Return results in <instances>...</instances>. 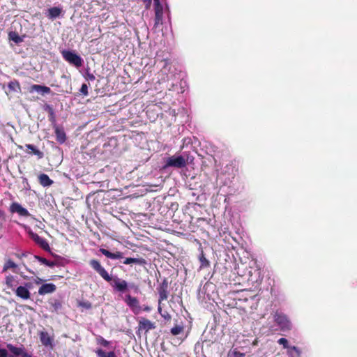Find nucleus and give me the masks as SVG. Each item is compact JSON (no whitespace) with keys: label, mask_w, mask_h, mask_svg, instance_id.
<instances>
[{"label":"nucleus","mask_w":357,"mask_h":357,"mask_svg":"<svg viewBox=\"0 0 357 357\" xmlns=\"http://www.w3.org/2000/svg\"><path fill=\"white\" fill-rule=\"evenodd\" d=\"M167 285L165 284H162V285L159 289V303L162 301H165L168 297V291L167 290Z\"/></svg>","instance_id":"17"},{"label":"nucleus","mask_w":357,"mask_h":357,"mask_svg":"<svg viewBox=\"0 0 357 357\" xmlns=\"http://www.w3.org/2000/svg\"><path fill=\"white\" fill-rule=\"evenodd\" d=\"M126 302L130 307L133 309L139 307L138 300L136 298L131 296L130 295H127L126 296Z\"/></svg>","instance_id":"16"},{"label":"nucleus","mask_w":357,"mask_h":357,"mask_svg":"<svg viewBox=\"0 0 357 357\" xmlns=\"http://www.w3.org/2000/svg\"><path fill=\"white\" fill-rule=\"evenodd\" d=\"M40 340L43 345L46 347H50L51 349L54 347V337L46 331H40L39 333Z\"/></svg>","instance_id":"7"},{"label":"nucleus","mask_w":357,"mask_h":357,"mask_svg":"<svg viewBox=\"0 0 357 357\" xmlns=\"http://www.w3.org/2000/svg\"><path fill=\"white\" fill-rule=\"evenodd\" d=\"M6 349H0V357H18L22 354V348L7 344Z\"/></svg>","instance_id":"4"},{"label":"nucleus","mask_w":357,"mask_h":357,"mask_svg":"<svg viewBox=\"0 0 357 357\" xmlns=\"http://www.w3.org/2000/svg\"><path fill=\"white\" fill-rule=\"evenodd\" d=\"M87 77H88V78H89L90 80H94V79H95V76H94L93 74L88 73V74H87Z\"/></svg>","instance_id":"37"},{"label":"nucleus","mask_w":357,"mask_h":357,"mask_svg":"<svg viewBox=\"0 0 357 357\" xmlns=\"http://www.w3.org/2000/svg\"><path fill=\"white\" fill-rule=\"evenodd\" d=\"M32 288V284L31 282L24 284V300L27 299L30 296L29 289Z\"/></svg>","instance_id":"27"},{"label":"nucleus","mask_w":357,"mask_h":357,"mask_svg":"<svg viewBox=\"0 0 357 357\" xmlns=\"http://www.w3.org/2000/svg\"><path fill=\"white\" fill-rule=\"evenodd\" d=\"M50 304L51 307H52L53 310H54L56 312L61 310V307H62V304H61V301H59L57 299H53V300L50 301Z\"/></svg>","instance_id":"23"},{"label":"nucleus","mask_w":357,"mask_h":357,"mask_svg":"<svg viewBox=\"0 0 357 357\" xmlns=\"http://www.w3.org/2000/svg\"><path fill=\"white\" fill-rule=\"evenodd\" d=\"M61 10L58 7H53L47 10V17L51 19H54L59 16L61 14Z\"/></svg>","instance_id":"19"},{"label":"nucleus","mask_w":357,"mask_h":357,"mask_svg":"<svg viewBox=\"0 0 357 357\" xmlns=\"http://www.w3.org/2000/svg\"><path fill=\"white\" fill-rule=\"evenodd\" d=\"M155 13L158 11L159 13H163V7L160 3V0H155L154 2Z\"/></svg>","instance_id":"30"},{"label":"nucleus","mask_w":357,"mask_h":357,"mask_svg":"<svg viewBox=\"0 0 357 357\" xmlns=\"http://www.w3.org/2000/svg\"><path fill=\"white\" fill-rule=\"evenodd\" d=\"M278 342L282 345L284 347V348L285 349H288L289 351L288 352L292 355V353L293 351L296 353L297 357H300L301 356V350L295 347V346H292V347H289V342L288 340L286 339V338H284V337H281L278 340Z\"/></svg>","instance_id":"9"},{"label":"nucleus","mask_w":357,"mask_h":357,"mask_svg":"<svg viewBox=\"0 0 357 357\" xmlns=\"http://www.w3.org/2000/svg\"><path fill=\"white\" fill-rule=\"evenodd\" d=\"M80 92L84 95V96H87L88 95V86L86 84H83L82 85V87L80 89Z\"/></svg>","instance_id":"33"},{"label":"nucleus","mask_w":357,"mask_h":357,"mask_svg":"<svg viewBox=\"0 0 357 357\" xmlns=\"http://www.w3.org/2000/svg\"><path fill=\"white\" fill-rule=\"evenodd\" d=\"M31 91H36L38 93H40L43 95L45 94V93H49L51 91V90L49 87L45 86L37 85V84H34V85L31 86Z\"/></svg>","instance_id":"14"},{"label":"nucleus","mask_w":357,"mask_h":357,"mask_svg":"<svg viewBox=\"0 0 357 357\" xmlns=\"http://www.w3.org/2000/svg\"><path fill=\"white\" fill-rule=\"evenodd\" d=\"M12 269L13 272L17 273L20 270L18 266L11 259H8L3 267V272Z\"/></svg>","instance_id":"13"},{"label":"nucleus","mask_w":357,"mask_h":357,"mask_svg":"<svg viewBox=\"0 0 357 357\" xmlns=\"http://www.w3.org/2000/svg\"><path fill=\"white\" fill-rule=\"evenodd\" d=\"M20 90V84L17 82H10L8 86V93L17 92Z\"/></svg>","instance_id":"21"},{"label":"nucleus","mask_w":357,"mask_h":357,"mask_svg":"<svg viewBox=\"0 0 357 357\" xmlns=\"http://www.w3.org/2000/svg\"><path fill=\"white\" fill-rule=\"evenodd\" d=\"M16 276L8 275L6 277V284L15 291L17 296L22 298V286H18L19 281Z\"/></svg>","instance_id":"6"},{"label":"nucleus","mask_w":357,"mask_h":357,"mask_svg":"<svg viewBox=\"0 0 357 357\" xmlns=\"http://www.w3.org/2000/svg\"><path fill=\"white\" fill-rule=\"evenodd\" d=\"M100 252L102 255H104L105 257H107V258H109L112 259H122L123 257V253L121 252H116L114 253H112V252H109V250L104 249V248H100Z\"/></svg>","instance_id":"11"},{"label":"nucleus","mask_w":357,"mask_h":357,"mask_svg":"<svg viewBox=\"0 0 357 357\" xmlns=\"http://www.w3.org/2000/svg\"><path fill=\"white\" fill-rule=\"evenodd\" d=\"M163 13L157 11L155 13V26H158L162 23Z\"/></svg>","instance_id":"28"},{"label":"nucleus","mask_w":357,"mask_h":357,"mask_svg":"<svg viewBox=\"0 0 357 357\" xmlns=\"http://www.w3.org/2000/svg\"><path fill=\"white\" fill-rule=\"evenodd\" d=\"M186 165V160L182 155H173L166 160L165 167H173L176 168H183Z\"/></svg>","instance_id":"5"},{"label":"nucleus","mask_w":357,"mask_h":357,"mask_svg":"<svg viewBox=\"0 0 357 357\" xmlns=\"http://www.w3.org/2000/svg\"><path fill=\"white\" fill-rule=\"evenodd\" d=\"M9 39L10 40L14 41L16 43H19L22 41L21 37L18 35V33L15 31H10L8 34Z\"/></svg>","instance_id":"26"},{"label":"nucleus","mask_w":357,"mask_h":357,"mask_svg":"<svg viewBox=\"0 0 357 357\" xmlns=\"http://www.w3.org/2000/svg\"><path fill=\"white\" fill-rule=\"evenodd\" d=\"M230 357H245V354L234 350L229 354Z\"/></svg>","instance_id":"32"},{"label":"nucleus","mask_w":357,"mask_h":357,"mask_svg":"<svg viewBox=\"0 0 357 357\" xmlns=\"http://www.w3.org/2000/svg\"><path fill=\"white\" fill-rule=\"evenodd\" d=\"M200 261L202 266H208L209 265L208 261L204 257V255H202L200 257Z\"/></svg>","instance_id":"34"},{"label":"nucleus","mask_w":357,"mask_h":357,"mask_svg":"<svg viewBox=\"0 0 357 357\" xmlns=\"http://www.w3.org/2000/svg\"><path fill=\"white\" fill-rule=\"evenodd\" d=\"M257 340H255L253 342V344H254V345H256V344H257Z\"/></svg>","instance_id":"43"},{"label":"nucleus","mask_w":357,"mask_h":357,"mask_svg":"<svg viewBox=\"0 0 357 357\" xmlns=\"http://www.w3.org/2000/svg\"><path fill=\"white\" fill-rule=\"evenodd\" d=\"M0 218H4V212L0 210Z\"/></svg>","instance_id":"40"},{"label":"nucleus","mask_w":357,"mask_h":357,"mask_svg":"<svg viewBox=\"0 0 357 357\" xmlns=\"http://www.w3.org/2000/svg\"><path fill=\"white\" fill-rule=\"evenodd\" d=\"M42 264L46 265L47 266H49V267H54L56 264V263L54 261H50L48 260H47L45 258H43V257H36Z\"/></svg>","instance_id":"29"},{"label":"nucleus","mask_w":357,"mask_h":357,"mask_svg":"<svg viewBox=\"0 0 357 357\" xmlns=\"http://www.w3.org/2000/svg\"><path fill=\"white\" fill-rule=\"evenodd\" d=\"M139 328H140V329H143L146 331H149L151 329H153L155 328V325L153 322H151L149 319L142 318L139 321Z\"/></svg>","instance_id":"12"},{"label":"nucleus","mask_w":357,"mask_h":357,"mask_svg":"<svg viewBox=\"0 0 357 357\" xmlns=\"http://www.w3.org/2000/svg\"><path fill=\"white\" fill-rule=\"evenodd\" d=\"M26 146L27 147L29 153L37 155L38 158H43V153L38 150L34 146L27 144Z\"/></svg>","instance_id":"22"},{"label":"nucleus","mask_w":357,"mask_h":357,"mask_svg":"<svg viewBox=\"0 0 357 357\" xmlns=\"http://www.w3.org/2000/svg\"><path fill=\"white\" fill-rule=\"evenodd\" d=\"M90 265L96 270L100 275L106 281L111 282V285L118 291L123 292L128 288V283L126 280H121L118 277H111L107 271L100 265V262L96 259L90 261Z\"/></svg>","instance_id":"1"},{"label":"nucleus","mask_w":357,"mask_h":357,"mask_svg":"<svg viewBox=\"0 0 357 357\" xmlns=\"http://www.w3.org/2000/svg\"><path fill=\"white\" fill-rule=\"evenodd\" d=\"M144 310H146V311H149V310H150V307H145V309H144Z\"/></svg>","instance_id":"42"},{"label":"nucleus","mask_w":357,"mask_h":357,"mask_svg":"<svg viewBox=\"0 0 357 357\" xmlns=\"http://www.w3.org/2000/svg\"><path fill=\"white\" fill-rule=\"evenodd\" d=\"M55 133H56V137H57V139L59 142H60L61 143H63L65 142L66 135L63 130L56 128L55 130Z\"/></svg>","instance_id":"25"},{"label":"nucleus","mask_w":357,"mask_h":357,"mask_svg":"<svg viewBox=\"0 0 357 357\" xmlns=\"http://www.w3.org/2000/svg\"><path fill=\"white\" fill-rule=\"evenodd\" d=\"M62 56L66 61L76 67H80L82 65V59L74 52L64 50L62 52Z\"/></svg>","instance_id":"3"},{"label":"nucleus","mask_w":357,"mask_h":357,"mask_svg":"<svg viewBox=\"0 0 357 357\" xmlns=\"http://www.w3.org/2000/svg\"><path fill=\"white\" fill-rule=\"evenodd\" d=\"M123 264H137L139 265H144V264H146V261L143 258L128 257L124 260Z\"/></svg>","instance_id":"18"},{"label":"nucleus","mask_w":357,"mask_h":357,"mask_svg":"<svg viewBox=\"0 0 357 357\" xmlns=\"http://www.w3.org/2000/svg\"><path fill=\"white\" fill-rule=\"evenodd\" d=\"M79 305L86 309L91 307V304L89 302H82L79 303Z\"/></svg>","instance_id":"35"},{"label":"nucleus","mask_w":357,"mask_h":357,"mask_svg":"<svg viewBox=\"0 0 357 357\" xmlns=\"http://www.w3.org/2000/svg\"><path fill=\"white\" fill-rule=\"evenodd\" d=\"M43 282V280L39 278H37L36 279L34 280V282L36 284H40L41 282Z\"/></svg>","instance_id":"36"},{"label":"nucleus","mask_w":357,"mask_h":357,"mask_svg":"<svg viewBox=\"0 0 357 357\" xmlns=\"http://www.w3.org/2000/svg\"><path fill=\"white\" fill-rule=\"evenodd\" d=\"M24 357H31L29 354L24 352Z\"/></svg>","instance_id":"41"},{"label":"nucleus","mask_w":357,"mask_h":357,"mask_svg":"<svg viewBox=\"0 0 357 357\" xmlns=\"http://www.w3.org/2000/svg\"><path fill=\"white\" fill-rule=\"evenodd\" d=\"M274 320L282 331H289L291 328V321L288 317L282 312H276L274 314Z\"/></svg>","instance_id":"2"},{"label":"nucleus","mask_w":357,"mask_h":357,"mask_svg":"<svg viewBox=\"0 0 357 357\" xmlns=\"http://www.w3.org/2000/svg\"><path fill=\"white\" fill-rule=\"evenodd\" d=\"M38 179L40 183L44 187L50 186L53 183V181L45 174H41L38 176Z\"/></svg>","instance_id":"15"},{"label":"nucleus","mask_w":357,"mask_h":357,"mask_svg":"<svg viewBox=\"0 0 357 357\" xmlns=\"http://www.w3.org/2000/svg\"><path fill=\"white\" fill-rule=\"evenodd\" d=\"M144 2H146L147 3V7L150 6L152 0H144ZM153 1H154V2L155 1V0H153Z\"/></svg>","instance_id":"38"},{"label":"nucleus","mask_w":357,"mask_h":357,"mask_svg":"<svg viewBox=\"0 0 357 357\" xmlns=\"http://www.w3.org/2000/svg\"><path fill=\"white\" fill-rule=\"evenodd\" d=\"M98 357H117L114 351L105 352L102 349L96 351Z\"/></svg>","instance_id":"24"},{"label":"nucleus","mask_w":357,"mask_h":357,"mask_svg":"<svg viewBox=\"0 0 357 357\" xmlns=\"http://www.w3.org/2000/svg\"><path fill=\"white\" fill-rule=\"evenodd\" d=\"M10 212L11 213H17L20 215H22V206L17 202H13L10 206Z\"/></svg>","instance_id":"20"},{"label":"nucleus","mask_w":357,"mask_h":357,"mask_svg":"<svg viewBox=\"0 0 357 357\" xmlns=\"http://www.w3.org/2000/svg\"><path fill=\"white\" fill-rule=\"evenodd\" d=\"M29 236L38 244L39 245L43 250L46 251H50V248L46 240L40 238L38 234L32 232L29 230L28 231Z\"/></svg>","instance_id":"8"},{"label":"nucleus","mask_w":357,"mask_h":357,"mask_svg":"<svg viewBox=\"0 0 357 357\" xmlns=\"http://www.w3.org/2000/svg\"><path fill=\"white\" fill-rule=\"evenodd\" d=\"M28 215H29L28 211L26 209L24 208V217H26Z\"/></svg>","instance_id":"39"},{"label":"nucleus","mask_w":357,"mask_h":357,"mask_svg":"<svg viewBox=\"0 0 357 357\" xmlns=\"http://www.w3.org/2000/svg\"><path fill=\"white\" fill-rule=\"evenodd\" d=\"M183 331V327L180 326H176L171 329V333L174 335H177Z\"/></svg>","instance_id":"31"},{"label":"nucleus","mask_w":357,"mask_h":357,"mask_svg":"<svg viewBox=\"0 0 357 357\" xmlns=\"http://www.w3.org/2000/svg\"><path fill=\"white\" fill-rule=\"evenodd\" d=\"M56 285L53 283H46L40 286L38 289V294L40 295H45L47 294L53 293L56 291Z\"/></svg>","instance_id":"10"}]
</instances>
